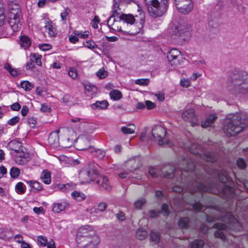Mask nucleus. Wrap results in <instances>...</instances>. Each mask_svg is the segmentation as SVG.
Returning <instances> with one entry per match:
<instances>
[{"label": "nucleus", "instance_id": "1", "mask_svg": "<svg viewBox=\"0 0 248 248\" xmlns=\"http://www.w3.org/2000/svg\"><path fill=\"white\" fill-rule=\"evenodd\" d=\"M185 148L189 151L191 153L196 155V166H201L203 170L206 173L213 177L218 178L219 181L226 184L222 188L220 186L217 187V192L220 196L226 199H232L236 195V192L234 187V183L232 180L228 177L226 171L224 170L214 169L209 166L210 164L215 162L217 158V155L213 152H207L205 154H201L199 153L200 146L196 143L186 144Z\"/></svg>", "mask_w": 248, "mask_h": 248}, {"label": "nucleus", "instance_id": "2", "mask_svg": "<svg viewBox=\"0 0 248 248\" xmlns=\"http://www.w3.org/2000/svg\"><path fill=\"white\" fill-rule=\"evenodd\" d=\"M184 184L186 185L185 187L176 185L172 187V190L177 193L183 192L182 198L184 202L191 204L196 211H202L204 206L200 202L203 196L202 192H213V188L215 186V185L213 184L207 185L202 182H197L191 186V189L193 190L192 192H190L186 188L188 187L186 183Z\"/></svg>", "mask_w": 248, "mask_h": 248}, {"label": "nucleus", "instance_id": "3", "mask_svg": "<svg viewBox=\"0 0 248 248\" xmlns=\"http://www.w3.org/2000/svg\"><path fill=\"white\" fill-rule=\"evenodd\" d=\"M177 166L180 171V174H178V175H181V181L182 183H186L187 188L190 192H192L191 186L197 182L205 183L202 173L197 174L194 171L197 166L191 158H183L178 161Z\"/></svg>", "mask_w": 248, "mask_h": 248}, {"label": "nucleus", "instance_id": "4", "mask_svg": "<svg viewBox=\"0 0 248 248\" xmlns=\"http://www.w3.org/2000/svg\"><path fill=\"white\" fill-rule=\"evenodd\" d=\"M216 219L221 220L226 224L217 223L214 225L213 227L217 229L214 233L215 237L216 238L225 240L226 236L224 232L227 227L236 231H239L242 229L240 223L233 216L228 213H226L224 215L220 217H215L210 215L206 216V221L208 222H214Z\"/></svg>", "mask_w": 248, "mask_h": 248}, {"label": "nucleus", "instance_id": "5", "mask_svg": "<svg viewBox=\"0 0 248 248\" xmlns=\"http://www.w3.org/2000/svg\"><path fill=\"white\" fill-rule=\"evenodd\" d=\"M246 120L242 119L238 113L228 115L225 119L223 131L228 137L235 136L247 126Z\"/></svg>", "mask_w": 248, "mask_h": 248}, {"label": "nucleus", "instance_id": "6", "mask_svg": "<svg viewBox=\"0 0 248 248\" xmlns=\"http://www.w3.org/2000/svg\"><path fill=\"white\" fill-rule=\"evenodd\" d=\"M229 88L234 94H247L248 93V74L244 71L233 74L231 77Z\"/></svg>", "mask_w": 248, "mask_h": 248}, {"label": "nucleus", "instance_id": "7", "mask_svg": "<svg viewBox=\"0 0 248 248\" xmlns=\"http://www.w3.org/2000/svg\"><path fill=\"white\" fill-rule=\"evenodd\" d=\"M150 16L154 18L162 16L167 12L169 7V0H144Z\"/></svg>", "mask_w": 248, "mask_h": 248}, {"label": "nucleus", "instance_id": "8", "mask_svg": "<svg viewBox=\"0 0 248 248\" xmlns=\"http://www.w3.org/2000/svg\"><path fill=\"white\" fill-rule=\"evenodd\" d=\"M98 174L94 163H90L80 170L79 177L82 183H89L96 179Z\"/></svg>", "mask_w": 248, "mask_h": 248}, {"label": "nucleus", "instance_id": "9", "mask_svg": "<svg viewBox=\"0 0 248 248\" xmlns=\"http://www.w3.org/2000/svg\"><path fill=\"white\" fill-rule=\"evenodd\" d=\"M138 11L139 12V16L136 15L134 16L131 14H122L120 15L119 16V18L121 20L124 21L127 24H133L134 23H137L139 22L140 27H139L138 30L135 32L130 33V34H137L140 32V29L142 28L144 26L145 23L144 14L140 10H138Z\"/></svg>", "mask_w": 248, "mask_h": 248}, {"label": "nucleus", "instance_id": "10", "mask_svg": "<svg viewBox=\"0 0 248 248\" xmlns=\"http://www.w3.org/2000/svg\"><path fill=\"white\" fill-rule=\"evenodd\" d=\"M190 30V26L187 23L181 21L172 23L170 26L169 32L172 35L180 36L189 32Z\"/></svg>", "mask_w": 248, "mask_h": 248}, {"label": "nucleus", "instance_id": "11", "mask_svg": "<svg viewBox=\"0 0 248 248\" xmlns=\"http://www.w3.org/2000/svg\"><path fill=\"white\" fill-rule=\"evenodd\" d=\"M95 232L92 227L85 226L80 228L78 231L76 241L79 244H81L87 239L95 235Z\"/></svg>", "mask_w": 248, "mask_h": 248}, {"label": "nucleus", "instance_id": "12", "mask_svg": "<svg viewBox=\"0 0 248 248\" xmlns=\"http://www.w3.org/2000/svg\"><path fill=\"white\" fill-rule=\"evenodd\" d=\"M166 135V130L161 126L155 125L152 130V136L158 140V144L162 145L168 144V140L165 139Z\"/></svg>", "mask_w": 248, "mask_h": 248}, {"label": "nucleus", "instance_id": "13", "mask_svg": "<svg viewBox=\"0 0 248 248\" xmlns=\"http://www.w3.org/2000/svg\"><path fill=\"white\" fill-rule=\"evenodd\" d=\"M174 3L178 12L183 15L188 14L193 8L192 0H174Z\"/></svg>", "mask_w": 248, "mask_h": 248}, {"label": "nucleus", "instance_id": "14", "mask_svg": "<svg viewBox=\"0 0 248 248\" xmlns=\"http://www.w3.org/2000/svg\"><path fill=\"white\" fill-rule=\"evenodd\" d=\"M181 52L176 48H173L169 51L167 55V59L172 66H176L180 64Z\"/></svg>", "mask_w": 248, "mask_h": 248}, {"label": "nucleus", "instance_id": "15", "mask_svg": "<svg viewBox=\"0 0 248 248\" xmlns=\"http://www.w3.org/2000/svg\"><path fill=\"white\" fill-rule=\"evenodd\" d=\"M182 117L185 121L190 122L192 126L199 124V122L195 116L194 110L193 109L185 110L183 113Z\"/></svg>", "mask_w": 248, "mask_h": 248}, {"label": "nucleus", "instance_id": "16", "mask_svg": "<svg viewBox=\"0 0 248 248\" xmlns=\"http://www.w3.org/2000/svg\"><path fill=\"white\" fill-rule=\"evenodd\" d=\"M9 16L12 17H22L20 7L16 0H11L9 4Z\"/></svg>", "mask_w": 248, "mask_h": 248}, {"label": "nucleus", "instance_id": "17", "mask_svg": "<svg viewBox=\"0 0 248 248\" xmlns=\"http://www.w3.org/2000/svg\"><path fill=\"white\" fill-rule=\"evenodd\" d=\"M177 171L176 168L171 165L164 166L161 169L160 176L168 179H172L174 176V171Z\"/></svg>", "mask_w": 248, "mask_h": 248}, {"label": "nucleus", "instance_id": "18", "mask_svg": "<svg viewBox=\"0 0 248 248\" xmlns=\"http://www.w3.org/2000/svg\"><path fill=\"white\" fill-rule=\"evenodd\" d=\"M96 179H97L95 182L99 186L100 189L105 190L108 191H110L111 190V187L107 177L97 175Z\"/></svg>", "mask_w": 248, "mask_h": 248}, {"label": "nucleus", "instance_id": "19", "mask_svg": "<svg viewBox=\"0 0 248 248\" xmlns=\"http://www.w3.org/2000/svg\"><path fill=\"white\" fill-rule=\"evenodd\" d=\"M29 160L30 157L29 154L24 152L23 149L15 155V161L18 164L21 165H25Z\"/></svg>", "mask_w": 248, "mask_h": 248}, {"label": "nucleus", "instance_id": "20", "mask_svg": "<svg viewBox=\"0 0 248 248\" xmlns=\"http://www.w3.org/2000/svg\"><path fill=\"white\" fill-rule=\"evenodd\" d=\"M22 17H12L9 16L8 24L14 32L17 31L21 27L20 19Z\"/></svg>", "mask_w": 248, "mask_h": 248}, {"label": "nucleus", "instance_id": "21", "mask_svg": "<svg viewBox=\"0 0 248 248\" xmlns=\"http://www.w3.org/2000/svg\"><path fill=\"white\" fill-rule=\"evenodd\" d=\"M100 243V240L96 235L86 240L82 243L84 248H97Z\"/></svg>", "mask_w": 248, "mask_h": 248}, {"label": "nucleus", "instance_id": "22", "mask_svg": "<svg viewBox=\"0 0 248 248\" xmlns=\"http://www.w3.org/2000/svg\"><path fill=\"white\" fill-rule=\"evenodd\" d=\"M58 131L52 132L50 134L48 138V142L49 144L53 147H56L59 144V138L58 133Z\"/></svg>", "mask_w": 248, "mask_h": 248}, {"label": "nucleus", "instance_id": "23", "mask_svg": "<svg viewBox=\"0 0 248 248\" xmlns=\"http://www.w3.org/2000/svg\"><path fill=\"white\" fill-rule=\"evenodd\" d=\"M8 146L10 149L14 151L16 154L24 149V147L21 145V142L16 140L11 141L8 143Z\"/></svg>", "mask_w": 248, "mask_h": 248}, {"label": "nucleus", "instance_id": "24", "mask_svg": "<svg viewBox=\"0 0 248 248\" xmlns=\"http://www.w3.org/2000/svg\"><path fill=\"white\" fill-rule=\"evenodd\" d=\"M217 119V116L215 114H212L208 116L206 119L205 121H203L201 124V126L202 127L206 128L209 126H212L214 122Z\"/></svg>", "mask_w": 248, "mask_h": 248}, {"label": "nucleus", "instance_id": "25", "mask_svg": "<svg viewBox=\"0 0 248 248\" xmlns=\"http://www.w3.org/2000/svg\"><path fill=\"white\" fill-rule=\"evenodd\" d=\"M89 151L93 154L94 156H96L99 159H103L106 155L105 151L100 149H96L93 147H89Z\"/></svg>", "mask_w": 248, "mask_h": 248}, {"label": "nucleus", "instance_id": "26", "mask_svg": "<svg viewBox=\"0 0 248 248\" xmlns=\"http://www.w3.org/2000/svg\"><path fill=\"white\" fill-rule=\"evenodd\" d=\"M108 105V102L106 100L97 101L95 103L91 105V107L93 109L101 110L106 109Z\"/></svg>", "mask_w": 248, "mask_h": 248}, {"label": "nucleus", "instance_id": "27", "mask_svg": "<svg viewBox=\"0 0 248 248\" xmlns=\"http://www.w3.org/2000/svg\"><path fill=\"white\" fill-rule=\"evenodd\" d=\"M68 204L65 202L61 203H55L53 205L52 211L56 213H59L65 210Z\"/></svg>", "mask_w": 248, "mask_h": 248}, {"label": "nucleus", "instance_id": "28", "mask_svg": "<svg viewBox=\"0 0 248 248\" xmlns=\"http://www.w3.org/2000/svg\"><path fill=\"white\" fill-rule=\"evenodd\" d=\"M41 179L46 184L51 183V173L47 170H44L41 174Z\"/></svg>", "mask_w": 248, "mask_h": 248}, {"label": "nucleus", "instance_id": "29", "mask_svg": "<svg viewBox=\"0 0 248 248\" xmlns=\"http://www.w3.org/2000/svg\"><path fill=\"white\" fill-rule=\"evenodd\" d=\"M20 43L21 47L26 49L31 46V42L28 36H22L20 38Z\"/></svg>", "mask_w": 248, "mask_h": 248}, {"label": "nucleus", "instance_id": "30", "mask_svg": "<svg viewBox=\"0 0 248 248\" xmlns=\"http://www.w3.org/2000/svg\"><path fill=\"white\" fill-rule=\"evenodd\" d=\"M45 28L48 31L49 35L51 37H54L56 35V29L52 24L51 22H47L46 23Z\"/></svg>", "mask_w": 248, "mask_h": 248}, {"label": "nucleus", "instance_id": "31", "mask_svg": "<svg viewBox=\"0 0 248 248\" xmlns=\"http://www.w3.org/2000/svg\"><path fill=\"white\" fill-rule=\"evenodd\" d=\"M189 218L188 217H182L179 219L178 222V225L180 227L183 229H186L189 226Z\"/></svg>", "mask_w": 248, "mask_h": 248}, {"label": "nucleus", "instance_id": "32", "mask_svg": "<svg viewBox=\"0 0 248 248\" xmlns=\"http://www.w3.org/2000/svg\"><path fill=\"white\" fill-rule=\"evenodd\" d=\"M204 245V242L201 239H196L190 243L191 248H203Z\"/></svg>", "mask_w": 248, "mask_h": 248}, {"label": "nucleus", "instance_id": "33", "mask_svg": "<svg viewBox=\"0 0 248 248\" xmlns=\"http://www.w3.org/2000/svg\"><path fill=\"white\" fill-rule=\"evenodd\" d=\"M110 98L114 100H118L122 98V93L117 90H113L109 93Z\"/></svg>", "mask_w": 248, "mask_h": 248}, {"label": "nucleus", "instance_id": "34", "mask_svg": "<svg viewBox=\"0 0 248 248\" xmlns=\"http://www.w3.org/2000/svg\"><path fill=\"white\" fill-rule=\"evenodd\" d=\"M147 234L148 233L145 229L143 228H140L137 231L136 237L140 240H144L147 237Z\"/></svg>", "mask_w": 248, "mask_h": 248}, {"label": "nucleus", "instance_id": "35", "mask_svg": "<svg viewBox=\"0 0 248 248\" xmlns=\"http://www.w3.org/2000/svg\"><path fill=\"white\" fill-rule=\"evenodd\" d=\"M148 172L153 178H156L158 175L160 176L161 169L159 170L158 168L150 167L149 168Z\"/></svg>", "mask_w": 248, "mask_h": 248}, {"label": "nucleus", "instance_id": "36", "mask_svg": "<svg viewBox=\"0 0 248 248\" xmlns=\"http://www.w3.org/2000/svg\"><path fill=\"white\" fill-rule=\"evenodd\" d=\"M72 197L78 202H80L85 199V195L82 193L76 191L73 192L71 194Z\"/></svg>", "mask_w": 248, "mask_h": 248}, {"label": "nucleus", "instance_id": "37", "mask_svg": "<svg viewBox=\"0 0 248 248\" xmlns=\"http://www.w3.org/2000/svg\"><path fill=\"white\" fill-rule=\"evenodd\" d=\"M151 241L155 244H157L160 240V235L158 232H151L150 234Z\"/></svg>", "mask_w": 248, "mask_h": 248}, {"label": "nucleus", "instance_id": "38", "mask_svg": "<svg viewBox=\"0 0 248 248\" xmlns=\"http://www.w3.org/2000/svg\"><path fill=\"white\" fill-rule=\"evenodd\" d=\"M21 87L26 91H29L33 87V85L28 81H23L20 83Z\"/></svg>", "mask_w": 248, "mask_h": 248}, {"label": "nucleus", "instance_id": "39", "mask_svg": "<svg viewBox=\"0 0 248 248\" xmlns=\"http://www.w3.org/2000/svg\"><path fill=\"white\" fill-rule=\"evenodd\" d=\"M59 187L61 190L63 192H66L73 189L74 187V186L72 183H67L66 184L60 185Z\"/></svg>", "mask_w": 248, "mask_h": 248}, {"label": "nucleus", "instance_id": "40", "mask_svg": "<svg viewBox=\"0 0 248 248\" xmlns=\"http://www.w3.org/2000/svg\"><path fill=\"white\" fill-rule=\"evenodd\" d=\"M26 189V186L21 182L18 183L16 186V190L17 193L22 194L24 193Z\"/></svg>", "mask_w": 248, "mask_h": 248}, {"label": "nucleus", "instance_id": "41", "mask_svg": "<svg viewBox=\"0 0 248 248\" xmlns=\"http://www.w3.org/2000/svg\"><path fill=\"white\" fill-rule=\"evenodd\" d=\"M28 183L33 188L37 191H40L42 189V186L40 183L35 181H30Z\"/></svg>", "mask_w": 248, "mask_h": 248}, {"label": "nucleus", "instance_id": "42", "mask_svg": "<svg viewBox=\"0 0 248 248\" xmlns=\"http://www.w3.org/2000/svg\"><path fill=\"white\" fill-rule=\"evenodd\" d=\"M89 141L87 139H81L79 140V144H80V146L78 149L79 150H88L89 147H91L90 146L86 145V146H82V144L84 143H88Z\"/></svg>", "mask_w": 248, "mask_h": 248}, {"label": "nucleus", "instance_id": "43", "mask_svg": "<svg viewBox=\"0 0 248 248\" xmlns=\"http://www.w3.org/2000/svg\"><path fill=\"white\" fill-rule=\"evenodd\" d=\"M20 170L18 168L16 167H12L11 169L10 172L11 177L13 178H17L20 174Z\"/></svg>", "mask_w": 248, "mask_h": 248}, {"label": "nucleus", "instance_id": "44", "mask_svg": "<svg viewBox=\"0 0 248 248\" xmlns=\"http://www.w3.org/2000/svg\"><path fill=\"white\" fill-rule=\"evenodd\" d=\"M41 58L42 56L41 55L36 53L32 54L31 60H34V62H35L36 64L39 66L42 65Z\"/></svg>", "mask_w": 248, "mask_h": 248}, {"label": "nucleus", "instance_id": "45", "mask_svg": "<svg viewBox=\"0 0 248 248\" xmlns=\"http://www.w3.org/2000/svg\"><path fill=\"white\" fill-rule=\"evenodd\" d=\"M146 203V200L144 198H141L134 202V206L137 209H140L142 206Z\"/></svg>", "mask_w": 248, "mask_h": 248}, {"label": "nucleus", "instance_id": "46", "mask_svg": "<svg viewBox=\"0 0 248 248\" xmlns=\"http://www.w3.org/2000/svg\"><path fill=\"white\" fill-rule=\"evenodd\" d=\"M37 240L40 246L42 247L46 246L48 243L46 237L42 235L37 237Z\"/></svg>", "mask_w": 248, "mask_h": 248}, {"label": "nucleus", "instance_id": "47", "mask_svg": "<svg viewBox=\"0 0 248 248\" xmlns=\"http://www.w3.org/2000/svg\"><path fill=\"white\" fill-rule=\"evenodd\" d=\"M236 164L238 167L242 170L245 169L247 166L245 160L242 158H239L237 160Z\"/></svg>", "mask_w": 248, "mask_h": 248}, {"label": "nucleus", "instance_id": "48", "mask_svg": "<svg viewBox=\"0 0 248 248\" xmlns=\"http://www.w3.org/2000/svg\"><path fill=\"white\" fill-rule=\"evenodd\" d=\"M149 83V79L148 78H141L136 80L135 83L138 85L141 86L148 85Z\"/></svg>", "mask_w": 248, "mask_h": 248}, {"label": "nucleus", "instance_id": "49", "mask_svg": "<svg viewBox=\"0 0 248 248\" xmlns=\"http://www.w3.org/2000/svg\"><path fill=\"white\" fill-rule=\"evenodd\" d=\"M96 76L100 78H104L108 76V72L103 68L97 72Z\"/></svg>", "mask_w": 248, "mask_h": 248}, {"label": "nucleus", "instance_id": "50", "mask_svg": "<svg viewBox=\"0 0 248 248\" xmlns=\"http://www.w3.org/2000/svg\"><path fill=\"white\" fill-rule=\"evenodd\" d=\"M108 206V204L105 202H102L99 203L97 205V208L95 210L96 213H98V211L100 212L104 211Z\"/></svg>", "mask_w": 248, "mask_h": 248}, {"label": "nucleus", "instance_id": "51", "mask_svg": "<svg viewBox=\"0 0 248 248\" xmlns=\"http://www.w3.org/2000/svg\"><path fill=\"white\" fill-rule=\"evenodd\" d=\"M121 131L124 134H131L135 133L134 128L125 126L122 127L121 128Z\"/></svg>", "mask_w": 248, "mask_h": 248}, {"label": "nucleus", "instance_id": "52", "mask_svg": "<svg viewBox=\"0 0 248 248\" xmlns=\"http://www.w3.org/2000/svg\"><path fill=\"white\" fill-rule=\"evenodd\" d=\"M84 45L85 46L92 49L97 47L96 44L92 40L86 41V42L84 43Z\"/></svg>", "mask_w": 248, "mask_h": 248}, {"label": "nucleus", "instance_id": "53", "mask_svg": "<svg viewBox=\"0 0 248 248\" xmlns=\"http://www.w3.org/2000/svg\"><path fill=\"white\" fill-rule=\"evenodd\" d=\"M161 212L164 216H167L170 214L169 207L167 204L162 205Z\"/></svg>", "mask_w": 248, "mask_h": 248}, {"label": "nucleus", "instance_id": "54", "mask_svg": "<svg viewBox=\"0 0 248 248\" xmlns=\"http://www.w3.org/2000/svg\"><path fill=\"white\" fill-rule=\"evenodd\" d=\"M114 0V4L113 7V10H118L119 8V4L120 2L125 1L127 3H130V1H132V0Z\"/></svg>", "mask_w": 248, "mask_h": 248}, {"label": "nucleus", "instance_id": "55", "mask_svg": "<svg viewBox=\"0 0 248 248\" xmlns=\"http://www.w3.org/2000/svg\"><path fill=\"white\" fill-rule=\"evenodd\" d=\"M19 120L20 118L18 116H15L14 117L9 120L7 122V123L10 125H14L19 122Z\"/></svg>", "mask_w": 248, "mask_h": 248}, {"label": "nucleus", "instance_id": "56", "mask_svg": "<svg viewBox=\"0 0 248 248\" xmlns=\"http://www.w3.org/2000/svg\"><path fill=\"white\" fill-rule=\"evenodd\" d=\"M120 16V13L118 12L117 10H112V13L108 20V25H109V23H111V19H112L113 17H115V16H118L119 17Z\"/></svg>", "mask_w": 248, "mask_h": 248}, {"label": "nucleus", "instance_id": "57", "mask_svg": "<svg viewBox=\"0 0 248 248\" xmlns=\"http://www.w3.org/2000/svg\"><path fill=\"white\" fill-rule=\"evenodd\" d=\"M85 90L86 92L95 93L97 91V88L95 86L87 84L85 86Z\"/></svg>", "mask_w": 248, "mask_h": 248}, {"label": "nucleus", "instance_id": "58", "mask_svg": "<svg viewBox=\"0 0 248 248\" xmlns=\"http://www.w3.org/2000/svg\"><path fill=\"white\" fill-rule=\"evenodd\" d=\"M70 9L68 8H65L64 12H62L61 14L62 20L65 21L66 20V17L70 12Z\"/></svg>", "mask_w": 248, "mask_h": 248}, {"label": "nucleus", "instance_id": "59", "mask_svg": "<svg viewBox=\"0 0 248 248\" xmlns=\"http://www.w3.org/2000/svg\"><path fill=\"white\" fill-rule=\"evenodd\" d=\"M69 75L72 78H76L78 76L77 70L74 68H71L69 71Z\"/></svg>", "mask_w": 248, "mask_h": 248}, {"label": "nucleus", "instance_id": "60", "mask_svg": "<svg viewBox=\"0 0 248 248\" xmlns=\"http://www.w3.org/2000/svg\"><path fill=\"white\" fill-rule=\"evenodd\" d=\"M39 47L43 51H46L49 50L51 48L52 46L48 44H44L39 45Z\"/></svg>", "mask_w": 248, "mask_h": 248}, {"label": "nucleus", "instance_id": "61", "mask_svg": "<svg viewBox=\"0 0 248 248\" xmlns=\"http://www.w3.org/2000/svg\"><path fill=\"white\" fill-rule=\"evenodd\" d=\"M40 110L42 112H49L51 111V108L46 104H42Z\"/></svg>", "mask_w": 248, "mask_h": 248}, {"label": "nucleus", "instance_id": "62", "mask_svg": "<svg viewBox=\"0 0 248 248\" xmlns=\"http://www.w3.org/2000/svg\"><path fill=\"white\" fill-rule=\"evenodd\" d=\"M145 103L148 109H152L155 107V104L151 101L147 100Z\"/></svg>", "mask_w": 248, "mask_h": 248}, {"label": "nucleus", "instance_id": "63", "mask_svg": "<svg viewBox=\"0 0 248 248\" xmlns=\"http://www.w3.org/2000/svg\"><path fill=\"white\" fill-rule=\"evenodd\" d=\"M35 67L34 60L30 59V61L27 62L26 65V68L27 70L31 69Z\"/></svg>", "mask_w": 248, "mask_h": 248}, {"label": "nucleus", "instance_id": "64", "mask_svg": "<svg viewBox=\"0 0 248 248\" xmlns=\"http://www.w3.org/2000/svg\"><path fill=\"white\" fill-rule=\"evenodd\" d=\"M11 109L14 111H18L21 108V105L17 102L14 103L10 107Z\"/></svg>", "mask_w": 248, "mask_h": 248}]
</instances>
